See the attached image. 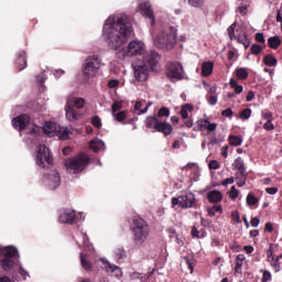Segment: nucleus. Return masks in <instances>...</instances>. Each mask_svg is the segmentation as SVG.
<instances>
[{
  "label": "nucleus",
  "mask_w": 282,
  "mask_h": 282,
  "mask_svg": "<svg viewBox=\"0 0 282 282\" xmlns=\"http://www.w3.org/2000/svg\"><path fill=\"white\" fill-rule=\"evenodd\" d=\"M132 34L131 18L127 14L111 15L104 24L102 36L110 50H120L131 39Z\"/></svg>",
  "instance_id": "f257e3e1"
},
{
  "label": "nucleus",
  "mask_w": 282,
  "mask_h": 282,
  "mask_svg": "<svg viewBox=\"0 0 282 282\" xmlns=\"http://www.w3.org/2000/svg\"><path fill=\"white\" fill-rule=\"evenodd\" d=\"M160 61V54L155 51L148 52L142 59H137L132 63V69L134 73V78L139 82H144L149 78V72L155 69Z\"/></svg>",
  "instance_id": "f03ea898"
},
{
  "label": "nucleus",
  "mask_w": 282,
  "mask_h": 282,
  "mask_svg": "<svg viewBox=\"0 0 282 282\" xmlns=\"http://www.w3.org/2000/svg\"><path fill=\"white\" fill-rule=\"evenodd\" d=\"M153 43L160 50H173L177 44V32L173 29L162 31L154 36Z\"/></svg>",
  "instance_id": "7ed1b4c3"
},
{
  "label": "nucleus",
  "mask_w": 282,
  "mask_h": 282,
  "mask_svg": "<svg viewBox=\"0 0 282 282\" xmlns=\"http://www.w3.org/2000/svg\"><path fill=\"white\" fill-rule=\"evenodd\" d=\"M101 67H102V57L94 54L86 57L82 66V72L86 78H96Z\"/></svg>",
  "instance_id": "20e7f679"
},
{
  "label": "nucleus",
  "mask_w": 282,
  "mask_h": 282,
  "mask_svg": "<svg viewBox=\"0 0 282 282\" xmlns=\"http://www.w3.org/2000/svg\"><path fill=\"white\" fill-rule=\"evenodd\" d=\"M132 235L135 246H142L147 241L149 237V225L144 219L137 218L133 220Z\"/></svg>",
  "instance_id": "39448f33"
},
{
  "label": "nucleus",
  "mask_w": 282,
  "mask_h": 282,
  "mask_svg": "<svg viewBox=\"0 0 282 282\" xmlns=\"http://www.w3.org/2000/svg\"><path fill=\"white\" fill-rule=\"evenodd\" d=\"M89 164V156L87 154H78L73 159H68L64 162V166L66 167L67 172L76 175L85 171V167Z\"/></svg>",
  "instance_id": "423d86ee"
},
{
  "label": "nucleus",
  "mask_w": 282,
  "mask_h": 282,
  "mask_svg": "<svg viewBox=\"0 0 282 282\" xmlns=\"http://www.w3.org/2000/svg\"><path fill=\"white\" fill-rule=\"evenodd\" d=\"M145 126L148 129H154V131L163 133L164 135H171L173 133V126L166 121L158 120V117H147Z\"/></svg>",
  "instance_id": "0eeeda50"
},
{
  "label": "nucleus",
  "mask_w": 282,
  "mask_h": 282,
  "mask_svg": "<svg viewBox=\"0 0 282 282\" xmlns=\"http://www.w3.org/2000/svg\"><path fill=\"white\" fill-rule=\"evenodd\" d=\"M35 162L41 169H47V166L52 165L53 159L47 145L40 144L37 147Z\"/></svg>",
  "instance_id": "6e6552de"
},
{
  "label": "nucleus",
  "mask_w": 282,
  "mask_h": 282,
  "mask_svg": "<svg viewBox=\"0 0 282 282\" xmlns=\"http://www.w3.org/2000/svg\"><path fill=\"white\" fill-rule=\"evenodd\" d=\"M144 42L134 40L128 44L127 51H120L118 56L119 58L120 55H122L121 58H124V56H141V54H144Z\"/></svg>",
  "instance_id": "1a4fd4ad"
},
{
  "label": "nucleus",
  "mask_w": 282,
  "mask_h": 282,
  "mask_svg": "<svg viewBox=\"0 0 282 282\" xmlns=\"http://www.w3.org/2000/svg\"><path fill=\"white\" fill-rule=\"evenodd\" d=\"M166 76L170 80H182L184 78V66L177 62H170L166 66Z\"/></svg>",
  "instance_id": "9d476101"
},
{
  "label": "nucleus",
  "mask_w": 282,
  "mask_h": 282,
  "mask_svg": "<svg viewBox=\"0 0 282 282\" xmlns=\"http://www.w3.org/2000/svg\"><path fill=\"white\" fill-rule=\"evenodd\" d=\"M172 206H180V208H193L195 206V194L188 192L178 197L172 198Z\"/></svg>",
  "instance_id": "9b49d317"
},
{
  "label": "nucleus",
  "mask_w": 282,
  "mask_h": 282,
  "mask_svg": "<svg viewBox=\"0 0 282 282\" xmlns=\"http://www.w3.org/2000/svg\"><path fill=\"white\" fill-rule=\"evenodd\" d=\"M43 184L50 191H56V188L61 186V174H58L56 171H51L44 175Z\"/></svg>",
  "instance_id": "f8f14e48"
},
{
  "label": "nucleus",
  "mask_w": 282,
  "mask_h": 282,
  "mask_svg": "<svg viewBox=\"0 0 282 282\" xmlns=\"http://www.w3.org/2000/svg\"><path fill=\"white\" fill-rule=\"evenodd\" d=\"M59 224H75L76 212L73 209H62L58 217Z\"/></svg>",
  "instance_id": "ddd939ff"
},
{
  "label": "nucleus",
  "mask_w": 282,
  "mask_h": 282,
  "mask_svg": "<svg viewBox=\"0 0 282 282\" xmlns=\"http://www.w3.org/2000/svg\"><path fill=\"white\" fill-rule=\"evenodd\" d=\"M139 9L141 11V14H143V17H145L147 19H150L151 24L153 25L155 23V14L153 13V9L151 8V2L149 1L140 2Z\"/></svg>",
  "instance_id": "4468645a"
},
{
  "label": "nucleus",
  "mask_w": 282,
  "mask_h": 282,
  "mask_svg": "<svg viewBox=\"0 0 282 282\" xmlns=\"http://www.w3.org/2000/svg\"><path fill=\"white\" fill-rule=\"evenodd\" d=\"M14 128H19V131H23L30 127V117L28 115H20L12 119Z\"/></svg>",
  "instance_id": "2eb2a0df"
},
{
  "label": "nucleus",
  "mask_w": 282,
  "mask_h": 282,
  "mask_svg": "<svg viewBox=\"0 0 282 282\" xmlns=\"http://www.w3.org/2000/svg\"><path fill=\"white\" fill-rule=\"evenodd\" d=\"M19 257L18 254H7L3 257V259L0 260V265L4 270V272H9V270H12L14 268V260Z\"/></svg>",
  "instance_id": "dca6fc26"
},
{
  "label": "nucleus",
  "mask_w": 282,
  "mask_h": 282,
  "mask_svg": "<svg viewBox=\"0 0 282 282\" xmlns=\"http://www.w3.org/2000/svg\"><path fill=\"white\" fill-rule=\"evenodd\" d=\"M43 129L44 133H46L48 138H54V135H58V131H61V124L48 121L44 124Z\"/></svg>",
  "instance_id": "f3484780"
},
{
  "label": "nucleus",
  "mask_w": 282,
  "mask_h": 282,
  "mask_svg": "<svg viewBox=\"0 0 282 282\" xmlns=\"http://www.w3.org/2000/svg\"><path fill=\"white\" fill-rule=\"evenodd\" d=\"M272 248H274V245H270V249L267 251L268 261L274 272H281V261L274 258Z\"/></svg>",
  "instance_id": "a211bd4d"
},
{
  "label": "nucleus",
  "mask_w": 282,
  "mask_h": 282,
  "mask_svg": "<svg viewBox=\"0 0 282 282\" xmlns=\"http://www.w3.org/2000/svg\"><path fill=\"white\" fill-rule=\"evenodd\" d=\"M102 263L106 272H111L117 279H120L122 276V269H120V267L112 264L107 260H102Z\"/></svg>",
  "instance_id": "6ab92c4d"
},
{
  "label": "nucleus",
  "mask_w": 282,
  "mask_h": 282,
  "mask_svg": "<svg viewBox=\"0 0 282 282\" xmlns=\"http://www.w3.org/2000/svg\"><path fill=\"white\" fill-rule=\"evenodd\" d=\"M65 116H66V119H68L70 122H74L75 120L80 119V113H78V111L74 109V106H70L67 102L65 105Z\"/></svg>",
  "instance_id": "aec40b11"
},
{
  "label": "nucleus",
  "mask_w": 282,
  "mask_h": 282,
  "mask_svg": "<svg viewBox=\"0 0 282 282\" xmlns=\"http://www.w3.org/2000/svg\"><path fill=\"white\" fill-rule=\"evenodd\" d=\"M207 199L210 204H219L224 199V194L220 191L214 189L207 194Z\"/></svg>",
  "instance_id": "412c9836"
},
{
  "label": "nucleus",
  "mask_w": 282,
  "mask_h": 282,
  "mask_svg": "<svg viewBox=\"0 0 282 282\" xmlns=\"http://www.w3.org/2000/svg\"><path fill=\"white\" fill-rule=\"evenodd\" d=\"M197 124L200 128V131H215L217 129V123H210V120L208 119H198Z\"/></svg>",
  "instance_id": "4be33fe9"
},
{
  "label": "nucleus",
  "mask_w": 282,
  "mask_h": 282,
  "mask_svg": "<svg viewBox=\"0 0 282 282\" xmlns=\"http://www.w3.org/2000/svg\"><path fill=\"white\" fill-rule=\"evenodd\" d=\"M89 147L91 151H94L95 153H99V151H105V141L95 138L89 142Z\"/></svg>",
  "instance_id": "5701e85b"
},
{
  "label": "nucleus",
  "mask_w": 282,
  "mask_h": 282,
  "mask_svg": "<svg viewBox=\"0 0 282 282\" xmlns=\"http://www.w3.org/2000/svg\"><path fill=\"white\" fill-rule=\"evenodd\" d=\"M66 104L76 109H83L85 107V98L80 97H68Z\"/></svg>",
  "instance_id": "b1692460"
},
{
  "label": "nucleus",
  "mask_w": 282,
  "mask_h": 282,
  "mask_svg": "<svg viewBox=\"0 0 282 282\" xmlns=\"http://www.w3.org/2000/svg\"><path fill=\"white\" fill-rule=\"evenodd\" d=\"M17 67L19 72H23L25 67H28V61L25 59V52L22 51L19 53V57L17 59Z\"/></svg>",
  "instance_id": "393cba45"
},
{
  "label": "nucleus",
  "mask_w": 282,
  "mask_h": 282,
  "mask_svg": "<svg viewBox=\"0 0 282 282\" xmlns=\"http://www.w3.org/2000/svg\"><path fill=\"white\" fill-rule=\"evenodd\" d=\"M142 101H135L133 111L137 116H142V113H147L149 111V108L151 107V104H147L144 108H142Z\"/></svg>",
  "instance_id": "a878e982"
},
{
  "label": "nucleus",
  "mask_w": 282,
  "mask_h": 282,
  "mask_svg": "<svg viewBox=\"0 0 282 282\" xmlns=\"http://www.w3.org/2000/svg\"><path fill=\"white\" fill-rule=\"evenodd\" d=\"M7 254H19V250H17V248H14L12 246H10V247H2V246H0V261Z\"/></svg>",
  "instance_id": "bb28decb"
},
{
  "label": "nucleus",
  "mask_w": 282,
  "mask_h": 282,
  "mask_svg": "<svg viewBox=\"0 0 282 282\" xmlns=\"http://www.w3.org/2000/svg\"><path fill=\"white\" fill-rule=\"evenodd\" d=\"M215 66V63L213 62H204L202 65V76L208 77L210 74H213V67Z\"/></svg>",
  "instance_id": "cd10ccee"
},
{
  "label": "nucleus",
  "mask_w": 282,
  "mask_h": 282,
  "mask_svg": "<svg viewBox=\"0 0 282 282\" xmlns=\"http://www.w3.org/2000/svg\"><path fill=\"white\" fill-rule=\"evenodd\" d=\"M194 107L191 104H185L182 106L181 108V116L184 120H186L188 118V113H191V111H193Z\"/></svg>",
  "instance_id": "c85d7f7f"
},
{
  "label": "nucleus",
  "mask_w": 282,
  "mask_h": 282,
  "mask_svg": "<svg viewBox=\"0 0 282 282\" xmlns=\"http://www.w3.org/2000/svg\"><path fill=\"white\" fill-rule=\"evenodd\" d=\"M235 169H237L240 173V175H243L246 173V166L243 164V159L237 158L234 162Z\"/></svg>",
  "instance_id": "c756f323"
},
{
  "label": "nucleus",
  "mask_w": 282,
  "mask_h": 282,
  "mask_svg": "<svg viewBox=\"0 0 282 282\" xmlns=\"http://www.w3.org/2000/svg\"><path fill=\"white\" fill-rule=\"evenodd\" d=\"M263 63H264V65H268L269 67H276V63H279V61L273 55L268 54L263 58Z\"/></svg>",
  "instance_id": "7c9ffc66"
},
{
  "label": "nucleus",
  "mask_w": 282,
  "mask_h": 282,
  "mask_svg": "<svg viewBox=\"0 0 282 282\" xmlns=\"http://www.w3.org/2000/svg\"><path fill=\"white\" fill-rule=\"evenodd\" d=\"M229 85H230L231 89H235L236 94H241L243 91V86L239 85L237 83V79H235V78L230 79Z\"/></svg>",
  "instance_id": "2f4dec72"
},
{
  "label": "nucleus",
  "mask_w": 282,
  "mask_h": 282,
  "mask_svg": "<svg viewBox=\"0 0 282 282\" xmlns=\"http://www.w3.org/2000/svg\"><path fill=\"white\" fill-rule=\"evenodd\" d=\"M268 43L272 50H276V47L281 45V39H279V36H272V37H269Z\"/></svg>",
  "instance_id": "473e14b6"
},
{
  "label": "nucleus",
  "mask_w": 282,
  "mask_h": 282,
  "mask_svg": "<svg viewBox=\"0 0 282 282\" xmlns=\"http://www.w3.org/2000/svg\"><path fill=\"white\" fill-rule=\"evenodd\" d=\"M236 76L238 80H246L248 78V69L241 67L236 70Z\"/></svg>",
  "instance_id": "72a5a7b5"
},
{
  "label": "nucleus",
  "mask_w": 282,
  "mask_h": 282,
  "mask_svg": "<svg viewBox=\"0 0 282 282\" xmlns=\"http://www.w3.org/2000/svg\"><path fill=\"white\" fill-rule=\"evenodd\" d=\"M237 41H238V43L243 45L245 50H248V47H250V40L248 39V36L246 34L239 35L237 37Z\"/></svg>",
  "instance_id": "f704fd0d"
},
{
  "label": "nucleus",
  "mask_w": 282,
  "mask_h": 282,
  "mask_svg": "<svg viewBox=\"0 0 282 282\" xmlns=\"http://www.w3.org/2000/svg\"><path fill=\"white\" fill-rule=\"evenodd\" d=\"M80 261H82V268H84V270H91V262H89V260L87 259V256L82 253Z\"/></svg>",
  "instance_id": "c9c22d12"
},
{
  "label": "nucleus",
  "mask_w": 282,
  "mask_h": 282,
  "mask_svg": "<svg viewBox=\"0 0 282 282\" xmlns=\"http://www.w3.org/2000/svg\"><path fill=\"white\" fill-rule=\"evenodd\" d=\"M243 140L240 137L237 135H231L229 138V143L231 144V147H241Z\"/></svg>",
  "instance_id": "e433bc0d"
},
{
  "label": "nucleus",
  "mask_w": 282,
  "mask_h": 282,
  "mask_svg": "<svg viewBox=\"0 0 282 282\" xmlns=\"http://www.w3.org/2000/svg\"><path fill=\"white\" fill-rule=\"evenodd\" d=\"M57 135L59 140H67V135H69V129L67 127H61Z\"/></svg>",
  "instance_id": "4c0bfd02"
},
{
  "label": "nucleus",
  "mask_w": 282,
  "mask_h": 282,
  "mask_svg": "<svg viewBox=\"0 0 282 282\" xmlns=\"http://www.w3.org/2000/svg\"><path fill=\"white\" fill-rule=\"evenodd\" d=\"M115 257H116L117 261H122V259H124V257H127V252L122 248L116 249Z\"/></svg>",
  "instance_id": "58836bf2"
},
{
  "label": "nucleus",
  "mask_w": 282,
  "mask_h": 282,
  "mask_svg": "<svg viewBox=\"0 0 282 282\" xmlns=\"http://www.w3.org/2000/svg\"><path fill=\"white\" fill-rule=\"evenodd\" d=\"M112 117L115 118V120H117V122H122V120L127 119V112L124 110L115 112Z\"/></svg>",
  "instance_id": "ea45409f"
},
{
  "label": "nucleus",
  "mask_w": 282,
  "mask_h": 282,
  "mask_svg": "<svg viewBox=\"0 0 282 282\" xmlns=\"http://www.w3.org/2000/svg\"><path fill=\"white\" fill-rule=\"evenodd\" d=\"M260 272H262L261 282L272 281V273L270 271L261 269Z\"/></svg>",
  "instance_id": "a19ab883"
},
{
  "label": "nucleus",
  "mask_w": 282,
  "mask_h": 282,
  "mask_svg": "<svg viewBox=\"0 0 282 282\" xmlns=\"http://www.w3.org/2000/svg\"><path fill=\"white\" fill-rule=\"evenodd\" d=\"M171 116V110L166 107H162L158 112V118H169Z\"/></svg>",
  "instance_id": "79ce46f5"
},
{
  "label": "nucleus",
  "mask_w": 282,
  "mask_h": 282,
  "mask_svg": "<svg viewBox=\"0 0 282 282\" xmlns=\"http://www.w3.org/2000/svg\"><path fill=\"white\" fill-rule=\"evenodd\" d=\"M122 109V102L115 101L111 106V116H116L117 111H120Z\"/></svg>",
  "instance_id": "37998d69"
},
{
  "label": "nucleus",
  "mask_w": 282,
  "mask_h": 282,
  "mask_svg": "<svg viewBox=\"0 0 282 282\" xmlns=\"http://www.w3.org/2000/svg\"><path fill=\"white\" fill-rule=\"evenodd\" d=\"M235 28H237V22H234V23L227 29L229 39H230L231 41H234V39H237V36L235 35Z\"/></svg>",
  "instance_id": "c03bdc74"
},
{
  "label": "nucleus",
  "mask_w": 282,
  "mask_h": 282,
  "mask_svg": "<svg viewBox=\"0 0 282 282\" xmlns=\"http://www.w3.org/2000/svg\"><path fill=\"white\" fill-rule=\"evenodd\" d=\"M205 0H187L188 6H192V8H202L204 7Z\"/></svg>",
  "instance_id": "a18cd8bd"
},
{
  "label": "nucleus",
  "mask_w": 282,
  "mask_h": 282,
  "mask_svg": "<svg viewBox=\"0 0 282 282\" xmlns=\"http://www.w3.org/2000/svg\"><path fill=\"white\" fill-rule=\"evenodd\" d=\"M252 116V110L250 108H246L240 112L241 120H248Z\"/></svg>",
  "instance_id": "49530a36"
},
{
  "label": "nucleus",
  "mask_w": 282,
  "mask_h": 282,
  "mask_svg": "<svg viewBox=\"0 0 282 282\" xmlns=\"http://www.w3.org/2000/svg\"><path fill=\"white\" fill-rule=\"evenodd\" d=\"M229 197L230 199L235 200L239 197V189H237V187L234 185L231 186L230 191H229Z\"/></svg>",
  "instance_id": "de8ad7c7"
},
{
  "label": "nucleus",
  "mask_w": 282,
  "mask_h": 282,
  "mask_svg": "<svg viewBox=\"0 0 282 282\" xmlns=\"http://www.w3.org/2000/svg\"><path fill=\"white\" fill-rule=\"evenodd\" d=\"M258 203H259V199H258L254 195L248 194V196H247V204H248L249 206H254V205H257Z\"/></svg>",
  "instance_id": "09e8293b"
},
{
  "label": "nucleus",
  "mask_w": 282,
  "mask_h": 282,
  "mask_svg": "<svg viewBox=\"0 0 282 282\" xmlns=\"http://www.w3.org/2000/svg\"><path fill=\"white\" fill-rule=\"evenodd\" d=\"M246 180H247V174H240V176L237 177V186H246Z\"/></svg>",
  "instance_id": "8fccbe9b"
},
{
  "label": "nucleus",
  "mask_w": 282,
  "mask_h": 282,
  "mask_svg": "<svg viewBox=\"0 0 282 282\" xmlns=\"http://www.w3.org/2000/svg\"><path fill=\"white\" fill-rule=\"evenodd\" d=\"M263 51V47L259 44H253L251 45V54L258 55L261 54V52Z\"/></svg>",
  "instance_id": "3c124183"
},
{
  "label": "nucleus",
  "mask_w": 282,
  "mask_h": 282,
  "mask_svg": "<svg viewBox=\"0 0 282 282\" xmlns=\"http://www.w3.org/2000/svg\"><path fill=\"white\" fill-rule=\"evenodd\" d=\"M91 124L94 127H96L97 129H100V127H102V123L100 122V118L99 117H94L91 119Z\"/></svg>",
  "instance_id": "603ef678"
},
{
  "label": "nucleus",
  "mask_w": 282,
  "mask_h": 282,
  "mask_svg": "<svg viewBox=\"0 0 282 282\" xmlns=\"http://www.w3.org/2000/svg\"><path fill=\"white\" fill-rule=\"evenodd\" d=\"M36 80L37 83H40V85H43V83L47 80V75H45V73H41L40 75L36 76Z\"/></svg>",
  "instance_id": "864d4df0"
},
{
  "label": "nucleus",
  "mask_w": 282,
  "mask_h": 282,
  "mask_svg": "<svg viewBox=\"0 0 282 282\" xmlns=\"http://www.w3.org/2000/svg\"><path fill=\"white\" fill-rule=\"evenodd\" d=\"M209 169L217 171L219 169V162L217 160H212L208 164Z\"/></svg>",
  "instance_id": "5fc2aeb1"
},
{
  "label": "nucleus",
  "mask_w": 282,
  "mask_h": 282,
  "mask_svg": "<svg viewBox=\"0 0 282 282\" xmlns=\"http://www.w3.org/2000/svg\"><path fill=\"white\" fill-rule=\"evenodd\" d=\"M263 129H265V131H274V123H272V121H267L263 124Z\"/></svg>",
  "instance_id": "6e6d98bb"
},
{
  "label": "nucleus",
  "mask_w": 282,
  "mask_h": 282,
  "mask_svg": "<svg viewBox=\"0 0 282 282\" xmlns=\"http://www.w3.org/2000/svg\"><path fill=\"white\" fill-rule=\"evenodd\" d=\"M265 193H268V195H276L279 193V187H267Z\"/></svg>",
  "instance_id": "4d7b16f0"
},
{
  "label": "nucleus",
  "mask_w": 282,
  "mask_h": 282,
  "mask_svg": "<svg viewBox=\"0 0 282 282\" xmlns=\"http://www.w3.org/2000/svg\"><path fill=\"white\" fill-rule=\"evenodd\" d=\"M118 85H120V82H118L117 79H110L108 82L109 89H115V87H118Z\"/></svg>",
  "instance_id": "13d9d810"
},
{
  "label": "nucleus",
  "mask_w": 282,
  "mask_h": 282,
  "mask_svg": "<svg viewBox=\"0 0 282 282\" xmlns=\"http://www.w3.org/2000/svg\"><path fill=\"white\" fill-rule=\"evenodd\" d=\"M256 41H257L258 43L264 44V43H265V36L263 35V33H257V34H256Z\"/></svg>",
  "instance_id": "bf43d9fd"
},
{
  "label": "nucleus",
  "mask_w": 282,
  "mask_h": 282,
  "mask_svg": "<svg viewBox=\"0 0 282 282\" xmlns=\"http://www.w3.org/2000/svg\"><path fill=\"white\" fill-rule=\"evenodd\" d=\"M231 217L236 224H241V217L239 216V212H232Z\"/></svg>",
  "instance_id": "052dcab7"
},
{
  "label": "nucleus",
  "mask_w": 282,
  "mask_h": 282,
  "mask_svg": "<svg viewBox=\"0 0 282 282\" xmlns=\"http://www.w3.org/2000/svg\"><path fill=\"white\" fill-rule=\"evenodd\" d=\"M183 261H184V263H185L186 265H188L191 272L193 273L194 267H193V262H191V258L184 257V258H183Z\"/></svg>",
  "instance_id": "680f3d73"
},
{
  "label": "nucleus",
  "mask_w": 282,
  "mask_h": 282,
  "mask_svg": "<svg viewBox=\"0 0 282 282\" xmlns=\"http://www.w3.org/2000/svg\"><path fill=\"white\" fill-rule=\"evenodd\" d=\"M238 12L239 14H241L242 17H246L248 14V7L247 6H242L238 8Z\"/></svg>",
  "instance_id": "e2e57ef3"
},
{
  "label": "nucleus",
  "mask_w": 282,
  "mask_h": 282,
  "mask_svg": "<svg viewBox=\"0 0 282 282\" xmlns=\"http://www.w3.org/2000/svg\"><path fill=\"white\" fill-rule=\"evenodd\" d=\"M65 74L64 69H55L53 70V76H55V78H61V76H63Z\"/></svg>",
  "instance_id": "0e129e2a"
},
{
  "label": "nucleus",
  "mask_w": 282,
  "mask_h": 282,
  "mask_svg": "<svg viewBox=\"0 0 282 282\" xmlns=\"http://www.w3.org/2000/svg\"><path fill=\"white\" fill-rule=\"evenodd\" d=\"M221 116H224L225 118H230V116H232V109L227 108V109L223 110Z\"/></svg>",
  "instance_id": "69168bd1"
},
{
  "label": "nucleus",
  "mask_w": 282,
  "mask_h": 282,
  "mask_svg": "<svg viewBox=\"0 0 282 282\" xmlns=\"http://www.w3.org/2000/svg\"><path fill=\"white\" fill-rule=\"evenodd\" d=\"M262 118L264 120H267V122H271L272 121V112H263Z\"/></svg>",
  "instance_id": "338daca9"
},
{
  "label": "nucleus",
  "mask_w": 282,
  "mask_h": 282,
  "mask_svg": "<svg viewBox=\"0 0 282 282\" xmlns=\"http://www.w3.org/2000/svg\"><path fill=\"white\" fill-rule=\"evenodd\" d=\"M208 104L214 107V105H217V96H209Z\"/></svg>",
  "instance_id": "774afa93"
}]
</instances>
